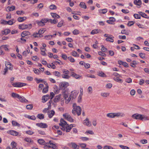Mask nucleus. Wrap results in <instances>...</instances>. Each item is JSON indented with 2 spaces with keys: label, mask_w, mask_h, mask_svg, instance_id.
I'll return each instance as SVG.
<instances>
[{
  "label": "nucleus",
  "mask_w": 149,
  "mask_h": 149,
  "mask_svg": "<svg viewBox=\"0 0 149 149\" xmlns=\"http://www.w3.org/2000/svg\"><path fill=\"white\" fill-rule=\"evenodd\" d=\"M73 109L72 111V113L74 115H75L76 113H77L78 116H79L81 114V109L80 107L77 106L76 104L74 103L73 104Z\"/></svg>",
  "instance_id": "obj_1"
},
{
  "label": "nucleus",
  "mask_w": 149,
  "mask_h": 149,
  "mask_svg": "<svg viewBox=\"0 0 149 149\" xmlns=\"http://www.w3.org/2000/svg\"><path fill=\"white\" fill-rule=\"evenodd\" d=\"M132 118L136 120H146L148 119L147 116L135 113L132 116Z\"/></svg>",
  "instance_id": "obj_2"
},
{
  "label": "nucleus",
  "mask_w": 149,
  "mask_h": 149,
  "mask_svg": "<svg viewBox=\"0 0 149 149\" xmlns=\"http://www.w3.org/2000/svg\"><path fill=\"white\" fill-rule=\"evenodd\" d=\"M26 84L24 83H21V82H17L14 83L13 84V85L14 87H20L26 86Z\"/></svg>",
  "instance_id": "obj_3"
},
{
  "label": "nucleus",
  "mask_w": 149,
  "mask_h": 149,
  "mask_svg": "<svg viewBox=\"0 0 149 149\" xmlns=\"http://www.w3.org/2000/svg\"><path fill=\"white\" fill-rule=\"evenodd\" d=\"M49 22V19L45 18L42 19L40 21L37 22L38 25L40 26H43L45 25V23Z\"/></svg>",
  "instance_id": "obj_4"
},
{
  "label": "nucleus",
  "mask_w": 149,
  "mask_h": 149,
  "mask_svg": "<svg viewBox=\"0 0 149 149\" xmlns=\"http://www.w3.org/2000/svg\"><path fill=\"white\" fill-rule=\"evenodd\" d=\"M63 116L68 121L71 122H73V119L71 117V116L68 114L67 113L64 114L63 115Z\"/></svg>",
  "instance_id": "obj_5"
},
{
  "label": "nucleus",
  "mask_w": 149,
  "mask_h": 149,
  "mask_svg": "<svg viewBox=\"0 0 149 149\" xmlns=\"http://www.w3.org/2000/svg\"><path fill=\"white\" fill-rule=\"evenodd\" d=\"M36 125L40 127L44 128H46L48 127L47 124L42 123H37L36 124Z\"/></svg>",
  "instance_id": "obj_6"
},
{
  "label": "nucleus",
  "mask_w": 149,
  "mask_h": 149,
  "mask_svg": "<svg viewBox=\"0 0 149 149\" xmlns=\"http://www.w3.org/2000/svg\"><path fill=\"white\" fill-rule=\"evenodd\" d=\"M83 123L84 125L88 127H90L91 126V123H90L88 118H86V119L84 121Z\"/></svg>",
  "instance_id": "obj_7"
},
{
  "label": "nucleus",
  "mask_w": 149,
  "mask_h": 149,
  "mask_svg": "<svg viewBox=\"0 0 149 149\" xmlns=\"http://www.w3.org/2000/svg\"><path fill=\"white\" fill-rule=\"evenodd\" d=\"M70 146L74 149H78L79 148V146L77 145L75 143H71L69 144Z\"/></svg>",
  "instance_id": "obj_8"
},
{
  "label": "nucleus",
  "mask_w": 149,
  "mask_h": 149,
  "mask_svg": "<svg viewBox=\"0 0 149 149\" xmlns=\"http://www.w3.org/2000/svg\"><path fill=\"white\" fill-rule=\"evenodd\" d=\"M68 83H67L63 82L60 84V87L61 89H64L66 88L68 86Z\"/></svg>",
  "instance_id": "obj_9"
},
{
  "label": "nucleus",
  "mask_w": 149,
  "mask_h": 149,
  "mask_svg": "<svg viewBox=\"0 0 149 149\" xmlns=\"http://www.w3.org/2000/svg\"><path fill=\"white\" fill-rule=\"evenodd\" d=\"M30 33L28 31H25L22 33L21 36L22 37H25L26 36L30 35Z\"/></svg>",
  "instance_id": "obj_10"
},
{
  "label": "nucleus",
  "mask_w": 149,
  "mask_h": 149,
  "mask_svg": "<svg viewBox=\"0 0 149 149\" xmlns=\"http://www.w3.org/2000/svg\"><path fill=\"white\" fill-rule=\"evenodd\" d=\"M124 115V114L122 113L118 112L114 113V118L116 117H123Z\"/></svg>",
  "instance_id": "obj_11"
},
{
  "label": "nucleus",
  "mask_w": 149,
  "mask_h": 149,
  "mask_svg": "<svg viewBox=\"0 0 149 149\" xmlns=\"http://www.w3.org/2000/svg\"><path fill=\"white\" fill-rule=\"evenodd\" d=\"M7 133L11 135L15 136H17L19 133L18 132L14 130L8 131L7 132Z\"/></svg>",
  "instance_id": "obj_12"
},
{
  "label": "nucleus",
  "mask_w": 149,
  "mask_h": 149,
  "mask_svg": "<svg viewBox=\"0 0 149 149\" xmlns=\"http://www.w3.org/2000/svg\"><path fill=\"white\" fill-rule=\"evenodd\" d=\"M5 65L6 67L10 70H12L13 69L12 67L11 66V65L10 63L8 62H5Z\"/></svg>",
  "instance_id": "obj_13"
},
{
  "label": "nucleus",
  "mask_w": 149,
  "mask_h": 149,
  "mask_svg": "<svg viewBox=\"0 0 149 149\" xmlns=\"http://www.w3.org/2000/svg\"><path fill=\"white\" fill-rule=\"evenodd\" d=\"M115 21V19L113 17H110L109 18V20L107 21V22L109 24H113V23Z\"/></svg>",
  "instance_id": "obj_14"
},
{
  "label": "nucleus",
  "mask_w": 149,
  "mask_h": 149,
  "mask_svg": "<svg viewBox=\"0 0 149 149\" xmlns=\"http://www.w3.org/2000/svg\"><path fill=\"white\" fill-rule=\"evenodd\" d=\"M73 127V125L71 124L70 125H68V124H67V125L66 127V132H69Z\"/></svg>",
  "instance_id": "obj_15"
},
{
  "label": "nucleus",
  "mask_w": 149,
  "mask_h": 149,
  "mask_svg": "<svg viewBox=\"0 0 149 149\" xmlns=\"http://www.w3.org/2000/svg\"><path fill=\"white\" fill-rule=\"evenodd\" d=\"M49 97L50 96L49 95H48L43 96L42 100L44 101H43V103L45 102L49 99Z\"/></svg>",
  "instance_id": "obj_16"
},
{
  "label": "nucleus",
  "mask_w": 149,
  "mask_h": 149,
  "mask_svg": "<svg viewBox=\"0 0 149 149\" xmlns=\"http://www.w3.org/2000/svg\"><path fill=\"white\" fill-rule=\"evenodd\" d=\"M55 113L54 111L53 110L49 111L48 112V116L51 118L54 115Z\"/></svg>",
  "instance_id": "obj_17"
},
{
  "label": "nucleus",
  "mask_w": 149,
  "mask_h": 149,
  "mask_svg": "<svg viewBox=\"0 0 149 149\" xmlns=\"http://www.w3.org/2000/svg\"><path fill=\"white\" fill-rule=\"evenodd\" d=\"M71 76L73 77L76 79H79L81 77V76L75 74L74 72H71Z\"/></svg>",
  "instance_id": "obj_18"
},
{
  "label": "nucleus",
  "mask_w": 149,
  "mask_h": 149,
  "mask_svg": "<svg viewBox=\"0 0 149 149\" xmlns=\"http://www.w3.org/2000/svg\"><path fill=\"white\" fill-rule=\"evenodd\" d=\"M19 28L22 30L24 29L28 28V26L26 24H23L20 25L19 26Z\"/></svg>",
  "instance_id": "obj_19"
},
{
  "label": "nucleus",
  "mask_w": 149,
  "mask_h": 149,
  "mask_svg": "<svg viewBox=\"0 0 149 149\" xmlns=\"http://www.w3.org/2000/svg\"><path fill=\"white\" fill-rule=\"evenodd\" d=\"M61 95H59L56 96L54 99V102H58L61 98Z\"/></svg>",
  "instance_id": "obj_20"
},
{
  "label": "nucleus",
  "mask_w": 149,
  "mask_h": 149,
  "mask_svg": "<svg viewBox=\"0 0 149 149\" xmlns=\"http://www.w3.org/2000/svg\"><path fill=\"white\" fill-rule=\"evenodd\" d=\"M139 13L142 17L148 19L149 18V17L145 13L142 12H139Z\"/></svg>",
  "instance_id": "obj_21"
},
{
  "label": "nucleus",
  "mask_w": 149,
  "mask_h": 149,
  "mask_svg": "<svg viewBox=\"0 0 149 149\" xmlns=\"http://www.w3.org/2000/svg\"><path fill=\"white\" fill-rule=\"evenodd\" d=\"M10 31L8 29H5L4 31L2 32V33L3 35H7L8 34L10 33Z\"/></svg>",
  "instance_id": "obj_22"
},
{
  "label": "nucleus",
  "mask_w": 149,
  "mask_h": 149,
  "mask_svg": "<svg viewBox=\"0 0 149 149\" xmlns=\"http://www.w3.org/2000/svg\"><path fill=\"white\" fill-rule=\"evenodd\" d=\"M26 19V17H19L17 18V20L19 22H21L24 21Z\"/></svg>",
  "instance_id": "obj_23"
},
{
  "label": "nucleus",
  "mask_w": 149,
  "mask_h": 149,
  "mask_svg": "<svg viewBox=\"0 0 149 149\" xmlns=\"http://www.w3.org/2000/svg\"><path fill=\"white\" fill-rule=\"evenodd\" d=\"M40 49L41 51V54L43 56H46L47 54L45 52V49L44 48L41 47L40 48Z\"/></svg>",
  "instance_id": "obj_24"
},
{
  "label": "nucleus",
  "mask_w": 149,
  "mask_h": 149,
  "mask_svg": "<svg viewBox=\"0 0 149 149\" xmlns=\"http://www.w3.org/2000/svg\"><path fill=\"white\" fill-rule=\"evenodd\" d=\"M134 3L135 4L137 5L140 6L141 3V0H134Z\"/></svg>",
  "instance_id": "obj_25"
},
{
  "label": "nucleus",
  "mask_w": 149,
  "mask_h": 149,
  "mask_svg": "<svg viewBox=\"0 0 149 149\" xmlns=\"http://www.w3.org/2000/svg\"><path fill=\"white\" fill-rule=\"evenodd\" d=\"M119 77H116L113 78L114 80L120 83H122L123 82V80L121 79H120Z\"/></svg>",
  "instance_id": "obj_26"
},
{
  "label": "nucleus",
  "mask_w": 149,
  "mask_h": 149,
  "mask_svg": "<svg viewBox=\"0 0 149 149\" xmlns=\"http://www.w3.org/2000/svg\"><path fill=\"white\" fill-rule=\"evenodd\" d=\"M77 95V93L76 92H74L73 93V92H71V97H72V99H75Z\"/></svg>",
  "instance_id": "obj_27"
},
{
  "label": "nucleus",
  "mask_w": 149,
  "mask_h": 149,
  "mask_svg": "<svg viewBox=\"0 0 149 149\" xmlns=\"http://www.w3.org/2000/svg\"><path fill=\"white\" fill-rule=\"evenodd\" d=\"M97 74L100 76L104 77H106V75L102 72H97Z\"/></svg>",
  "instance_id": "obj_28"
},
{
  "label": "nucleus",
  "mask_w": 149,
  "mask_h": 149,
  "mask_svg": "<svg viewBox=\"0 0 149 149\" xmlns=\"http://www.w3.org/2000/svg\"><path fill=\"white\" fill-rule=\"evenodd\" d=\"M38 143L41 145H44L45 142V141L41 139H39L38 140Z\"/></svg>",
  "instance_id": "obj_29"
},
{
  "label": "nucleus",
  "mask_w": 149,
  "mask_h": 149,
  "mask_svg": "<svg viewBox=\"0 0 149 149\" xmlns=\"http://www.w3.org/2000/svg\"><path fill=\"white\" fill-rule=\"evenodd\" d=\"M107 11V9H104L102 10H99V12L100 13L105 14Z\"/></svg>",
  "instance_id": "obj_30"
},
{
  "label": "nucleus",
  "mask_w": 149,
  "mask_h": 149,
  "mask_svg": "<svg viewBox=\"0 0 149 149\" xmlns=\"http://www.w3.org/2000/svg\"><path fill=\"white\" fill-rule=\"evenodd\" d=\"M79 6L82 8L84 9H86V6L85 3L84 2H81L80 3Z\"/></svg>",
  "instance_id": "obj_31"
},
{
  "label": "nucleus",
  "mask_w": 149,
  "mask_h": 149,
  "mask_svg": "<svg viewBox=\"0 0 149 149\" xmlns=\"http://www.w3.org/2000/svg\"><path fill=\"white\" fill-rule=\"evenodd\" d=\"M51 15L53 18L57 17V18H60V16L56 13H51Z\"/></svg>",
  "instance_id": "obj_32"
},
{
  "label": "nucleus",
  "mask_w": 149,
  "mask_h": 149,
  "mask_svg": "<svg viewBox=\"0 0 149 149\" xmlns=\"http://www.w3.org/2000/svg\"><path fill=\"white\" fill-rule=\"evenodd\" d=\"M107 116L110 118H114V113H109L107 114Z\"/></svg>",
  "instance_id": "obj_33"
},
{
  "label": "nucleus",
  "mask_w": 149,
  "mask_h": 149,
  "mask_svg": "<svg viewBox=\"0 0 149 149\" xmlns=\"http://www.w3.org/2000/svg\"><path fill=\"white\" fill-rule=\"evenodd\" d=\"M7 8L9 11H12L15 10V7L14 6H12L11 7L8 6L7 7Z\"/></svg>",
  "instance_id": "obj_34"
},
{
  "label": "nucleus",
  "mask_w": 149,
  "mask_h": 149,
  "mask_svg": "<svg viewBox=\"0 0 149 149\" xmlns=\"http://www.w3.org/2000/svg\"><path fill=\"white\" fill-rule=\"evenodd\" d=\"M15 20L14 19H12L10 20L7 21L8 24L10 25H12L13 23H15Z\"/></svg>",
  "instance_id": "obj_35"
},
{
  "label": "nucleus",
  "mask_w": 149,
  "mask_h": 149,
  "mask_svg": "<svg viewBox=\"0 0 149 149\" xmlns=\"http://www.w3.org/2000/svg\"><path fill=\"white\" fill-rule=\"evenodd\" d=\"M21 98L19 99V101L22 102H28V100H26L24 97L21 96Z\"/></svg>",
  "instance_id": "obj_36"
},
{
  "label": "nucleus",
  "mask_w": 149,
  "mask_h": 149,
  "mask_svg": "<svg viewBox=\"0 0 149 149\" xmlns=\"http://www.w3.org/2000/svg\"><path fill=\"white\" fill-rule=\"evenodd\" d=\"M53 73L54 75L58 77H60L61 76V74L59 72L55 71Z\"/></svg>",
  "instance_id": "obj_37"
},
{
  "label": "nucleus",
  "mask_w": 149,
  "mask_h": 149,
  "mask_svg": "<svg viewBox=\"0 0 149 149\" xmlns=\"http://www.w3.org/2000/svg\"><path fill=\"white\" fill-rule=\"evenodd\" d=\"M12 125L14 126H17L18 127H19L20 126L19 124L15 121H12Z\"/></svg>",
  "instance_id": "obj_38"
},
{
  "label": "nucleus",
  "mask_w": 149,
  "mask_h": 149,
  "mask_svg": "<svg viewBox=\"0 0 149 149\" xmlns=\"http://www.w3.org/2000/svg\"><path fill=\"white\" fill-rule=\"evenodd\" d=\"M49 22H50L52 24L54 23L55 24L57 23V20L56 19H54L53 20H52L51 19H49Z\"/></svg>",
  "instance_id": "obj_39"
},
{
  "label": "nucleus",
  "mask_w": 149,
  "mask_h": 149,
  "mask_svg": "<svg viewBox=\"0 0 149 149\" xmlns=\"http://www.w3.org/2000/svg\"><path fill=\"white\" fill-rule=\"evenodd\" d=\"M33 36L35 38L41 37V36H40V35L38 33H34L33 34Z\"/></svg>",
  "instance_id": "obj_40"
},
{
  "label": "nucleus",
  "mask_w": 149,
  "mask_h": 149,
  "mask_svg": "<svg viewBox=\"0 0 149 149\" xmlns=\"http://www.w3.org/2000/svg\"><path fill=\"white\" fill-rule=\"evenodd\" d=\"M106 40L107 41H109L111 42H113V40L110 37H108L106 39Z\"/></svg>",
  "instance_id": "obj_41"
},
{
  "label": "nucleus",
  "mask_w": 149,
  "mask_h": 149,
  "mask_svg": "<svg viewBox=\"0 0 149 149\" xmlns=\"http://www.w3.org/2000/svg\"><path fill=\"white\" fill-rule=\"evenodd\" d=\"M33 105L32 104H30L26 106V108L28 109L31 110L33 108Z\"/></svg>",
  "instance_id": "obj_42"
},
{
  "label": "nucleus",
  "mask_w": 149,
  "mask_h": 149,
  "mask_svg": "<svg viewBox=\"0 0 149 149\" xmlns=\"http://www.w3.org/2000/svg\"><path fill=\"white\" fill-rule=\"evenodd\" d=\"M37 117L40 119H43L44 118V115L43 114H38Z\"/></svg>",
  "instance_id": "obj_43"
},
{
  "label": "nucleus",
  "mask_w": 149,
  "mask_h": 149,
  "mask_svg": "<svg viewBox=\"0 0 149 149\" xmlns=\"http://www.w3.org/2000/svg\"><path fill=\"white\" fill-rule=\"evenodd\" d=\"M109 95V93H102L101 95L104 97H107Z\"/></svg>",
  "instance_id": "obj_44"
},
{
  "label": "nucleus",
  "mask_w": 149,
  "mask_h": 149,
  "mask_svg": "<svg viewBox=\"0 0 149 149\" xmlns=\"http://www.w3.org/2000/svg\"><path fill=\"white\" fill-rule=\"evenodd\" d=\"M136 62L135 61H133L132 63H130V65L133 67H135V65L136 64Z\"/></svg>",
  "instance_id": "obj_45"
},
{
  "label": "nucleus",
  "mask_w": 149,
  "mask_h": 149,
  "mask_svg": "<svg viewBox=\"0 0 149 149\" xmlns=\"http://www.w3.org/2000/svg\"><path fill=\"white\" fill-rule=\"evenodd\" d=\"M63 73L65 75H68L69 73V71L67 70L63 69L62 70Z\"/></svg>",
  "instance_id": "obj_46"
},
{
  "label": "nucleus",
  "mask_w": 149,
  "mask_h": 149,
  "mask_svg": "<svg viewBox=\"0 0 149 149\" xmlns=\"http://www.w3.org/2000/svg\"><path fill=\"white\" fill-rule=\"evenodd\" d=\"M49 8L52 10L56 9L57 8L56 6L54 5H50L49 6Z\"/></svg>",
  "instance_id": "obj_47"
},
{
  "label": "nucleus",
  "mask_w": 149,
  "mask_h": 149,
  "mask_svg": "<svg viewBox=\"0 0 149 149\" xmlns=\"http://www.w3.org/2000/svg\"><path fill=\"white\" fill-rule=\"evenodd\" d=\"M61 76L63 78L66 79H68L70 78V76L68 75L63 74Z\"/></svg>",
  "instance_id": "obj_48"
},
{
  "label": "nucleus",
  "mask_w": 149,
  "mask_h": 149,
  "mask_svg": "<svg viewBox=\"0 0 149 149\" xmlns=\"http://www.w3.org/2000/svg\"><path fill=\"white\" fill-rule=\"evenodd\" d=\"M99 30L98 29H95L93 30L91 32V33L92 34H94L95 33H97L99 32Z\"/></svg>",
  "instance_id": "obj_49"
},
{
  "label": "nucleus",
  "mask_w": 149,
  "mask_h": 149,
  "mask_svg": "<svg viewBox=\"0 0 149 149\" xmlns=\"http://www.w3.org/2000/svg\"><path fill=\"white\" fill-rule=\"evenodd\" d=\"M16 13L18 15H23L24 13V12L23 11H17Z\"/></svg>",
  "instance_id": "obj_50"
},
{
  "label": "nucleus",
  "mask_w": 149,
  "mask_h": 149,
  "mask_svg": "<svg viewBox=\"0 0 149 149\" xmlns=\"http://www.w3.org/2000/svg\"><path fill=\"white\" fill-rule=\"evenodd\" d=\"M87 90L89 94H91L92 93V88L91 87L89 86Z\"/></svg>",
  "instance_id": "obj_51"
},
{
  "label": "nucleus",
  "mask_w": 149,
  "mask_h": 149,
  "mask_svg": "<svg viewBox=\"0 0 149 149\" xmlns=\"http://www.w3.org/2000/svg\"><path fill=\"white\" fill-rule=\"evenodd\" d=\"M71 98V95H70L69 96V97L68 98V99L67 98L66 99V100H65V102L66 104H68L70 101V100Z\"/></svg>",
  "instance_id": "obj_52"
},
{
  "label": "nucleus",
  "mask_w": 149,
  "mask_h": 149,
  "mask_svg": "<svg viewBox=\"0 0 149 149\" xmlns=\"http://www.w3.org/2000/svg\"><path fill=\"white\" fill-rule=\"evenodd\" d=\"M7 46V45H1V46L2 48L4 49L6 51H8L9 49L6 47Z\"/></svg>",
  "instance_id": "obj_53"
},
{
  "label": "nucleus",
  "mask_w": 149,
  "mask_h": 149,
  "mask_svg": "<svg viewBox=\"0 0 149 149\" xmlns=\"http://www.w3.org/2000/svg\"><path fill=\"white\" fill-rule=\"evenodd\" d=\"M139 14H134V16L135 18L136 19H140L141 16Z\"/></svg>",
  "instance_id": "obj_54"
},
{
  "label": "nucleus",
  "mask_w": 149,
  "mask_h": 149,
  "mask_svg": "<svg viewBox=\"0 0 149 149\" xmlns=\"http://www.w3.org/2000/svg\"><path fill=\"white\" fill-rule=\"evenodd\" d=\"M53 37V36L52 35H48L45 36V38L46 39L50 40L51 38Z\"/></svg>",
  "instance_id": "obj_55"
},
{
  "label": "nucleus",
  "mask_w": 149,
  "mask_h": 149,
  "mask_svg": "<svg viewBox=\"0 0 149 149\" xmlns=\"http://www.w3.org/2000/svg\"><path fill=\"white\" fill-rule=\"evenodd\" d=\"M48 86H47L46 88H44L42 91V92L43 93H46L48 91Z\"/></svg>",
  "instance_id": "obj_56"
},
{
  "label": "nucleus",
  "mask_w": 149,
  "mask_h": 149,
  "mask_svg": "<svg viewBox=\"0 0 149 149\" xmlns=\"http://www.w3.org/2000/svg\"><path fill=\"white\" fill-rule=\"evenodd\" d=\"M48 143H47L45 146H44V148L45 149H49L51 148V146L48 145Z\"/></svg>",
  "instance_id": "obj_57"
},
{
  "label": "nucleus",
  "mask_w": 149,
  "mask_h": 149,
  "mask_svg": "<svg viewBox=\"0 0 149 149\" xmlns=\"http://www.w3.org/2000/svg\"><path fill=\"white\" fill-rule=\"evenodd\" d=\"M71 54L74 57L77 56V52L75 51H73L71 53Z\"/></svg>",
  "instance_id": "obj_58"
},
{
  "label": "nucleus",
  "mask_w": 149,
  "mask_h": 149,
  "mask_svg": "<svg viewBox=\"0 0 149 149\" xmlns=\"http://www.w3.org/2000/svg\"><path fill=\"white\" fill-rule=\"evenodd\" d=\"M68 58L71 62H74L75 61L74 59L71 56L69 57Z\"/></svg>",
  "instance_id": "obj_59"
},
{
  "label": "nucleus",
  "mask_w": 149,
  "mask_h": 149,
  "mask_svg": "<svg viewBox=\"0 0 149 149\" xmlns=\"http://www.w3.org/2000/svg\"><path fill=\"white\" fill-rule=\"evenodd\" d=\"M145 54H143L142 53H139V56L142 58H144L145 57Z\"/></svg>",
  "instance_id": "obj_60"
},
{
  "label": "nucleus",
  "mask_w": 149,
  "mask_h": 149,
  "mask_svg": "<svg viewBox=\"0 0 149 149\" xmlns=\"http://www.w3.org/2000/svg\"><path fill=\"white\" fill-rule=\"evenodd\" d=\"M17 145V143L13 141L12 142L11 144V146H12V148L13 147H16Z\"/></svg>",
  "instance_id": "obj_61"
},
{
  "label": "nucleus",
  "mask_w": 149,
  "mask_h": 149,
  "mask_svg": "<svg viewBox=\"0 0 149 149\" xmlns=\"http://www.w3.org/2000/svg\"><path fill=\"white\" fill-rule=\"evenodd\" d=\"M125 81L128 83H130L132 82V80L131 78H129L125 80Z\"/></svg>",
  "instance_id": "obj_62"
},
{
  "label": "nucleus",
  "mask_w": 149,
  "mask_h": 149,
  "mask_svg": "<svg viewBox=\"0 0 149 149\" xmlns=\"http://www.w3.org/2000/svg\"><path fill=\"white\" fill-rule=\"evenodd\" d=\"M104 149H113L111 146H105L104 148Z\"/></svg>",
  "instance_id": "obj_63"
},
{
  "label": "nucleus",
  "mask_w": 149,
  "mask_h": 149,
  "mask_svg": "<svg viewBox=\"0 0 149 149\" xmlns=\"http://www.w3.org/2000/svg\"><path fill=\"white\" fill-rule=\"evenodd\" d=\"M119 146L120 148H121L123 149H129V148L126 146H124L123 145H120Z\"/></svg>",
  "instance_id": "obj_64"
}]
</instances>
